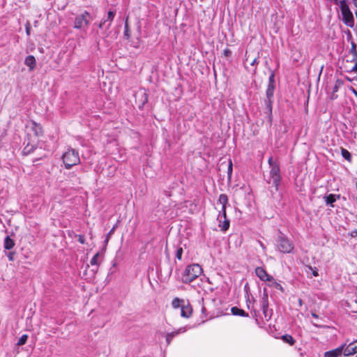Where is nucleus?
I'll return each instance as SVG.
<instances>
[{"instance_id": "412c9836", "label": "nucleus", "mask_w": 357, "mask_h": 357, "mask_svg": "<svg viewBox=\"0 0 357 357\" xmlns=\"http://www.w3.org/2000/svg\"><path fill=\"white\" fill-rule=\"evenodd\" d=\"M261 307H262L263 313L264 314L265 318H270V316L267 313L268 312V304L267 298L264 299L262 301Z\"/></svg>"}, {"instance_id": "0eeeda50", "label": "nucleus", "mask_w": 357, "mask_h": 357, "mask_svg": "<svg viewBox=\"0 0 357 357\" xmlns=\"http://www.w3.org/2000/svg\"><path fill=\"white\" fill-rule=\"evenodd\" d=\"M357 353V340L350 342L348 345L344 346L343 354L345 356H349Z\"/></svg>"}, {"instance_id": "f704fd0d", "label": "nucleus", "mask_w": 357, "mask_h": 357, "mask_svg": "<svg viewBox=\"0 0 357 357\" xmlns=\"http://www.w3.org/2000/svg\"><path fill=\"white\" fill-rule=\"evenodd\" d=\"M223 54H224V55H225V56L228 57V56H231V50H229V49H226V50H224Z\"/></svg>"}, {"instance_id": "bb28decb", "label": "nucleus", "mask_w": 357, "mask_h": 357, "mask_svg": "<svg viewBox=\"0 0 357 357\" xmlns=\"http://www.w3.org/2000/svg\"><path fill=\"white\" fill-rule=\"evenodd\" d=\"M98 258H99V253L98 252L91 259V265H98L99 264Z\"/></svg>"}, {"instance_id": "3c124183", "label": "nucleus", "mask_w": 357, "mask_h": 357, "mask_svg": "<svg viewBox=\"0 0 357 357\" xmlns=\"http://www.w3.org/2000/svg\"><path fill=\"white\" fill-rule=\"evenodd\" d=\"M31 133L28 132V137H31Z\"/></svg>"}, {"instance_id": "603ef678", "label": "nucleus", "mask_w": 357, "mask_h": 357, "mask_svg": "<svg viewBox=\"0 0 357 357\" xmlns=\"http://www.w3.org/2000/svg\"><path fill=\"white\" fill-rule=\"evenodd\" d=\"M356 189H357V181H356Z\"/></svg>"}, {"instance_id": "79ce46f5", "label": "nucleus", "mask_w": 357, "mask_h": 357, "mask_svg": "<svg viewBox=\"0 0 357 357\" xmlns=\"http://www.w3.org/2000/svg\"><path fill=\"white\" fill-rule=\"evenodd\" d=\"M275 287L280 289L281 291H283L282 287L278 283L275 284Z\"/></svg>"}, {"instance_id": "2eb2a0df", "label": "nucleus", "mask_w": 357, "mask_h": 357, "mask_svg": "<svg viewBox=\"0 0 357 357\" xmlns=\"http://www.w3.org/2000/svg\"><path fill=\"white\" fill-rule=\"evenodd\" d=\"M36 59L33 56L29 55L26 57L24 60V64L29 68V70H33L36 67Z\"/></svg>"}, {"instance_id": "b1692460", "label": "nucleus", "mask_w": 357, "mask_h": 357, "mask_svg": "<svg viewBox=\"0 0 357 357\" xmlns=\"http://www.w3.org/2000/svg\"><path fill=\"white\" fill-rule=\"evenodd\" d=\"M115 16V12L114 11H112V10H109L108 13H107V19L105 20L106 22L108 20L109 21V23L107 24V29H109L111 26V22H112V20H114V17Z\"/></svg>"}, {"instance_id": "393cba45", "label": "nucleus", "mask_w": 357, "mask_h": 357, "mask_svg": "<svg viewBox=\"0 0 357 357\" xmlns=\"http://www.w3.org/2000/svg\"><path fill=\"white\" fill-rule=\"evenodd\" d=\"M27 339H28L27 335L24 334V335H22V337L19 339V340L17 343V346L24 345L26 342Z\"/></svg>"}, {"instance_id": "49530a36", "label": "nucleus", "mask_w": 357, "mask_h": 357, "mask_svg": "<svg viewBox=\"0 0 357 357\" xmlns=\"http://www.w3.org/2000/svg\"><path fill=\"white\" fill-rule=\"evenodd\" d=\"M312 316L313 317H314V318H318L317 314H315V313H314V312H312Z\"/></svg>"}, {"instance_id": "1a4fd4ad", "label": "nucleus", "mask_w": 357, "mask_h": 357, "mask_svg": "<svg viewBox=\"0 0 357 357\" xmlns=\"http://www.w3.org/2000/svg\"><path fill=\"white\" fill-rule=\"evenodd\" d=\"M255 273L262 281H272L273 280V278L268 275L262 267H257L255 269Z\"/></svg>"}, {"instance_id": "a18cd8bd", "label": "nucleus", "mask_w": 357, "mask_h": 357, "mask_svg": "<svg viewBox=\"0 0 357 357\" xmlns=\"http://www.w3.org/2000/svg\"><path fill=\"white\" fill-rule=\"evenodd\" d=\"M313 273V275H314V276H317V275H318V273H317V271H313V273Z\"/></svg>"}, {"instance_id": "6ab92c4d", "label": "nucleus", "mask_w": 357, "mask_h": 357, "mask_svg": "<svg viewBox=\"0 0 357 357\" xmlns=\"http://www.w3.org/2000/svg\"><path fill=\"white\" fill-rule=\"evenodd\" d=\"M192 313L191 307L186 305L181 307V315L183 317L188 318Z\"/></svg>"}, {"instance_id": "864d4df0", "label": "nucleus", "mask_w": 357, "mask_h": 357, "mask_svg": "<svg viewBox=\"0 0 357 357\" xmlns=\"http://www.w3.org/2000/svg\"><path fill=\"white\" fill-rule=\"evenodd\" d=\"M356 357H357V355H356Z\"/></svg>"}, {"instance_id": "20e7f679", "label": "nucleus", "mask_w": 357, "mask_h": 357, "mask_svg": "<svg viewBox=\"0 0 357 357\" xmlns=\"http://www.w3.org/2000/svg\"><path fill=\"white\" fill-rule=\"evenodd\" d=\"M277 246L278 250L283 253H290L294 248L292 242L282 234L278 236Z\"/></svg>"}, {"instance_id": "473e14b6", "label": "nucleus", "mask_w": 357, "mask_h": 357, "mask_svg": "<svg viewBox=\"0 0 357 357\" xmlns=\"http://www.w3.org/2000/svg\"><path fill=\"white\" fill-rule=\"evenodd\" d=\"M231 173H232V162L230 160L229 162L228 168H227V174L229 177L231 176Z\"/></svg>"}, {"instance_id": "8fccbe9b", "label": "nucleus", "mask_w": 357, "mask_h": 357, "mask_svg": "<svg viewBox=\"0 0 357 357\" xmlns=\"http://www.w3.org/2000/svg\"><path fill=\"white\" fill-rule=\"evenodd\" d=\"M144 96H145V101L146 102L147 101V98H146V93H144Z\"/></svg>"}, {"instance_id": "4be33fe9", "label": "nucleus", "mask_w": 357, "mask_h": 357, "mask_svg": "<svg viewBox=\"0 0 357 357\" xmlns=\"http://www.w3.org/2000/svg\"><path fill=\"white\" fill-rule=\"evenodd\" d=\"M282 340L286 342L289 344L290 345H293L295 343V340L293 337L290 335L286 334L282 336Z\"/></svg>"}, {"instance_id": "cd10ccee", "label": "nucleus", "mask_w": 357, "mask_h": 357, "mask_svg": "<svg viewBox=\"0 0 357 357\" xmlns=\"http://www.w3.org/2000/svg\"><path fill=\"white\" fill-rule=\"evenodd\" d=\"M268 86H274V82H275V75H274V73L272 72L270 77H269V79H268Z\"/></svg>"}, {"instance_id": "5701e85b", "label": "nucleus", "mask_w": 357, "mask_h": 357, "mask_svg": "<svg viewBox=\"0 0 357 357\" xmlns=\"http://www.w3.org/2000/svg\"><path fill=\"white\" fill-rule=\"evenodd\" d=\"M341 154H342V156L345 159L347 160V161L349 162H351V153L349 152V151H347V149H344V148H342L341 149Z\"/></svg>"}, {"instance_id": "a211bd4d", "label": "nucleus", "mask_w": 357, "mask_h": 357, "mask_svg": "<svg viewBox=\"0 0 357 357\" xmlns=\"http://www.w3.org/2000/svg\"><path fill=\"white\" fill-rule=\"evenodd\" d=\"M15 245L14 241L11 239L9 236H6L4 239L3 247L6 250H10Z\"/></svg>"}, {"instance_id": "37998d69", "label": "nucleus", "mask_w": 357, "mask_h": 357, "mask_svg": "<svg viewBox=\"0 0 357 357\" xmlns=\"http://www.w3.org/2000/svg\"><path fill=\"white\" fill-rule=\"evenodd\" d=\"M255 63H257V59H254L253 61L251 62V65L252 66H254L255 65Z\"/></svg>"}, {"instance_id": "ddd939ff", "label": "nucleus", "mask_w": 357, "mask_h": 357, "mask_svg": "<svg viewBox=\"0 0 357 357\" xmlns=\"http://www.w3.org/2000/svg\"><path fill=\"white\" fill-rule=\"evenodd\" d=\"M186 331V328L185 327H181L178 329H177L176 331H173V332H171V333H169L167 334L166 335V342L167 343V344H169L172 340V339L176 337V335L181 334V333H183L184 332Z\"/></svg>"}, {"instance_id": "c9c22d12", "label": "nucleus", "mask_w": 357, "mask_h": 357, "mask_svg": "<svg viewBox=\"0 0 357 357\" xmlns=\"http://www.w3.org/2000/svg\"><path fill=\"white\" fill-rule=\"evenodd\" d=\"M78 241L82 243V244H84L85 243V238L84 236L82 235H79L78 236Z\"/></svg>"}, {"instance_id": "7ed1b4c3", "label": "nucleus", "mask_w": 357, "mask_h": 357, "mask_svg": "<svg viewBox=\"0 0 357 357\" xmlns=\"http://www.w3.org/2000/svg\"><path fill=\"white\" fill-rule=\"evenodd\" d=\"M340 8L342 16L343 22L348 26H354V17L345 0L340 1Z\"/></svg>"}, {"instance_id": "7c9ffc66", "label": "nucleus", "mask_w": 357, "mask_h": 357, "mask_svg": "<svg viewBox=\"0 0 357 357\" xmlns=\"http://www.w3.org/2000/svg\"><path fill=\"white\" fill-rule=\"evenodd\" d=\"M270 167H273L274 165H279L277 160H274L273 157H270L268 160Z\"/></svg>"}, {"instance_id": "a19ab883", "label": "nucleus", "mask_w": 357, "mask_h": 357, "mask_svg": "<svg viewBox=\"0 0 357 357\" xmlns=\"http://www.w3.org/2000/svg\"><path fill=\"white\" fill-rule=\"evenodd\" d=\"M8 257L10 261H13V253L10 252L8 255Z\"/></svg>"}, {"instance_id": "2f4dec72", "label": "nucleus", "mask_w": 357, "mask_h": 357, "mask_svg": "<svg viewBox=\"0 0 357 357\" xmlns=\"http://www.w3.org/2000/svg\"><path fill=\"white\" fill-rule=\"evenodd\" d=\"M351 52L353 54V55L354 56V57L357 56L356 45L354 43H351Z\"/></svg>"}, {"instance_id": "4c0bfd02", "label": "nucleus", "mask_w": 357, "mask_h": 357, "mask_svg": "<svg viewBox=\"0 0 357 357\" xmlns=\"http://www.w3.org/2000/svg\"><path fill=\"white\" fill-rule=\"evenodd\" d=\"M26 33L28 36L30 34V25L29 23L26 25Z\"/></svg>"}, {"instance_id": "39448f33", "label": "nucleus", "mask_w": 357, "mask_h": 357, "mask_svg": "<svg viewBox=\"0 0 357 357\" xmlns=\"http://www.w3.org/2000/svg\"><path fill=\"white\" fill-rule=\"evenodd\" d=\"M270 168V177L267 182L268 183H272L273 185H274L275 190H278L281 179L280 166L279 165H274L273 167Z\"/></svg>"}, {"instance_id": "f257e3e1", "label": "nucleus", "mask_w": 357, "mask_h": 357, "mask_svg": "<svg viewBox=\"0 0 357 357\" xmlns=\"http://www.w3.org/2000/svg\"><path fill=\"white\" fill-rule=\"evenodd\" d=\"M202 273V267L197 264L188 265L182 275V281L190 283L197 278Z\"/></svg>"}, {"instance_id": "f03ea898", "label": "nucleus", "mask_w": 357, "mask_h": 357, "mask_svg": "<svg viewBox=\"0 0 357 357\" xmlns=\"http://www.w3.org/2000/svg\"><path fill=\"white\" fill-rule=\"evenodd\" d=\"M62 160L66 169H70L80 162L79 153L73 149H68L63 153Z\"/></svg>"}, {"instance_id": "72a5a7b5", "label": "nucleus", "mask_w": 357, "mask_h": 357, "mask_svg": "<svg viewBox=\"0 0 357 357\" xmlns=\"http://www.w3.org/2000/svg\"><path fill=\"white\" fill-rule=\"evenodd\" d=\"M115 228L116 227L114 226L109 231V233L107 234V237H106V240H105V243H107L108 241H109V239L110 238L111 236L113 234L114 230H115Z\"/></svg>"}, {"instance_id": "f8f14e48", "label": "nucleus", "mask_w": 357, "mask_h": 357, "mask_svg": "<svg viewBox=\"0 0 357 357\" xmlns=\"http://www.w3.org/2000/svg\"><path fill=\"white\" fill-rule=\"evenodd\" d=\"M29 142L25 146L23 149V153L24 155H28L33 152V151L36 148V143L38 141L29 138Z\"/></svg>"}, {"instance_id": "c756f323", "label": "nucleus", "mask_w": 357, "mask_h": 357, "mask_svg": "<svg viewBox=\"0 0 357 357\" xmlns=\"http://www.w3.org/2000/svg\"><path fill=\"white\" fill-rule=\"evenodd\" d=\"M181 300L178 298H174L172 301V306L175 308H178L180 306Z\"/></svg>"}, {"instance_id": "de8ad7c7", "label": "nucleus", "mask_w": 357, "mask_h": 357, "mask_svg": "<svg viewBox=\"0 0 357 357\" xmlns=\"http://www.w3.org/2000/svg\"><path fill=\"white\" fill-rule=\"evenodd\" d=\"M353 3L356 7H357V0H353Z\"/></svg>"}, {"instance_id": "aec40b11", "label": "nucleus", "mask_w": 357, "mask_h": 357, "mask_svg": "<svg viewBox=\"0 0 357 357\" xmlns=\"http://www.w3.org/2000/svg\"><path fill=\"white\" fill-rule=\"evenodd\" d=\"M231 312L232 314H234V315L241 316V317H248V313H246L244 310L239 309L237 307H231Z\"/></svg>"}, {"instance_id": "9b49d317", "label": "nucleus", "mask_w": 357, "mask_h": 357, "mask_svg": "<svg viewBox=\"0 0 357 357\" xmlns=\"http://www.w3.org/2000/svg\"><path fill=\"white\" fill-rule=\"evenodd\" d=\"M274 88H275V86H268L267 89H266V102L267 107L270 109V110L272 109V102H273Z\"/></svg>"}, {"instance_id": "f3484780", "label": "nucleus", "mask_w": 357, "mask_h": 357, "mask_svg": "<svg viewBox=\"0 0 357 357\" xmlns=\"http://www.w3.org/2000/svg\"><path fill=\"white\" fill-rule=\"evenodd\" d=\"M340 195H335L333 194H330L328 196H326L325 201L326 204L333 206V204L336 201L337 198H339Z\"/></svg>"}, {"instance_id": "dca6fc26", "label": "nucleus", "mask_w": 357, "mask_h": 357, "mask_svg": "<svg viewBox=\"0 0 357 357\" xmlns=\"http://www.w3.org/2000/svg\"><path fill=\"white\" fill-rule=\"evenodd\" d=\"M219 218H222V216H219L218 218V219ZM224 218V220L222 221L221 219L219 220V227L221 228V230L223 231H227L229 227V220L228 219H227V218L225 217L223 218Z\"/></svg>"}, {"instance_id": "e433bc0d", "label": "nucleus", "mask_w": 357, "mask_h": 357, "mask_svg": "<svg viewBox=\"0 0 357 357\" xmlns=\"http://www.w3.org/2000/svg\"><path fill=\"white\" fill-rule=\"evenodd\" d=\"M354 61L355 62V64H354V67L352 68V71L356 72L357 71V56H356L354 58Z\"/></svg>"}, {"instance_id": "a878e982", "label": "nucleus", "mask_w": 357, "mask_h": 357, "mask_svg": "<svg viewBox=\"0 0 357 357\" xmlns=\"http://www.w3.org/2000/svg\"><path fill=\"white\" fill-rule=\"evenodd\" d=\"M124 36L127 39H128L130 36V30L128 27V19H126V22H125Z\"/></svg>"}, {"instance_id": "423d86ee", "label": "nucleus", "mask_w": 357, "mask_h": 357, "mask_svg": "<svg viewBox=\"0 0 357 357\" xmlns=\"http://www.w3.org/2000/svg\"><path fill=\"white\" fill-rule=\"evenodd\" d=\"M89 17L90 13L87 11L77 15L74 22V28L82 29L87 27L89 24Z\"/></svg>"}, {"instance_id": "09e8293b", "label": "nucleus", "mask_w": 357, "mask_h": 357, "mask_svg": "<svg viewBox=\"0 0 357 357\" xmlns=\"http://www.w3.org/2000/svg\"><path fill=\"white\" fill-rule=\"evenodd\" d=\"M298 303H299V305H302V300H301V299H299V300H298Z\"/></svg>"}, {"instance_id": "6e6552de", "label": "nucleus", "mask_w": 357, "mask_h": 357, "mask_svg": "<svg viewBox=\"0 0 357 357\" xmlns=\"http://www.w3.org/2000/svg\"><path fill=\"white\" fill-rule=\"evenodd\" d=\"M28 128H30V131H31L34 135V138L33 139L38 141V137L43 134L41 126L34 121H31Z\"/></svg>"}, {"instance_id": "c85d7f7f", "label": "nucleus", "mask_w": 357, "mask_h": 357, "mask_svg": "<svg viewBox=\"0 0 357 357\" xmlns=\"http://www.w3.org/2000/svg\"><path fill=\"white\" fill-rule=\"evenodd\" d=\"M183 248H178L176 250V257L181 260V257H182V255H183Z\"/></svg>"}, {"instance_id": "ea45409f", "label": "nucleus", "mask_w": 357, "mask_h": 357, "mask_svg": "<svg viewBox=\"0 0 357 357\" xmlns=\"http://www.w3.org/2000/svg\"><path fill=\"white\" fill-rule=\"evenodd\" d=\"M106 23V20H103L102 22H101L99 25H98V27L100 29H102L103 27V26Z\"/></svg>"}, {"instance_id": "c03bdc74", "label": "nucleus", "mask_w": 357, "mask_h": 357, "mask_svg": "<svg viewBox=\"0 0 357 357\" xmlns=\"http://www.w3.org/2000/svg\"><path fill=\"white\" fill-rule=\"evenodd\" d=\"M259 243L260 246H261L263 249H265V246L264 245V244H263L261 241H259Z\"/></svg>"}, {"instance_id": "4468645a", "label": "nucleus", "mask_w": 357, "mask_h": 357, "mask_svg": "<svg viewBox=\"0 0 357 357\" xmlns=\"http://www.w3.org/2000/svg\"><path fill=\"white\" fill-rule=\"evenodd\" d=\"M218 203L222 205V217L225 218V215H226V205L228 203V197L225 194H221L220 196H219V198H218Z\"/></svg>"}, {"instance_id": "9d476101", "label": "nucleus", "mask_w": 357, "mask_h": 357, "mask_svg": "<svg viewBox=\"0 0 357 357\" xmlns=\"http://www.w3.org/2000/svg\"><path fill=\"white\" fill-rule=\"evenodd\" d=\"M345 344H342L339 347L326 351L324 353V357H338L343 354V349L344 348Z\"/></svg>"}, {"instance_id": "58836bf2", "label": "nucleus", "mask_w": 357, "mask_h": 357, "mask_svg": "<svg viewBox=\"0 0 357 357\" xmlns=\"http://www.w3.org/2000/svg\"><path fill=\"white\" fill-rule=\"evenodd\" d=\"M351 236L352 237H356L357 236V229H355L351 231Z\"/></svg>"}]
</instances>
